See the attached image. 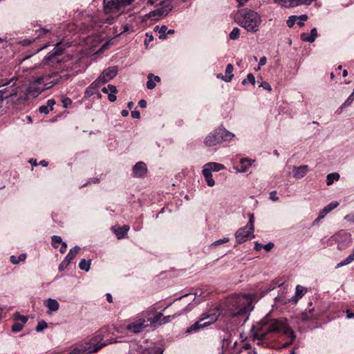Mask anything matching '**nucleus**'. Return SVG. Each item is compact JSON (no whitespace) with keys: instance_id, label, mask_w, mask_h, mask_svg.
I'll use <instances>...</instances> for the list:
<instances>
[{"instance_id":"nucleus-62","label":"nucleus","mask_w":354,"mask_h":354,"mask_svg":"<svg viewBox=\"0 0 354 354\" xmlns=\"http://www.w3.org/2000/svg\"><path fill=\"white\" fill-rule=\"evenodd\" d=\"M261 248H263V245L260 244V243H257V242H256L255 245H254V249L256 250H260Z\"/></svg>"},{"instance_id":"nucleus-16","label":"nucleus","mask_w":354,"mask_h":354,"mask_svg":"<svg viewBox=\"0 0 354 354\" xmlns=\"http://www.w3.org/2000/svg\"><path fill=\"white\" fill-rule=\"evenodd\" d=\"M254 162V160L250 158H242L238 162L234 163L233 168L236 172L244 173Z\"/></svg>"},{"instance_id":"nucleus-44","label":"nucleus","mask_w":354,"mask_h":354,"mask_svg":"<svg viewBox=\"0 0 354 354\" xmlns=\"http://www.w3.org/2000/svg\"><path fill=\"white\" fill-rule=\"evenodd\" d=\"M48 327V325L46 322L44 320H41L38 322L35 330L37 333L43 331L44 329H46Z\"/></svg>"},{"instance_id":"nucleus-19","label":"nucleus","mask_w":354,"mask_h":354,"mask_svg":"<svg viewBox=\"0 0 354 354\" xmlns=\"http://www.w3.org/2000/svg\"><path fill=\"white\" fill-rule=\"evenodd\" d=\"M133 176L136 178L144 177L147 172V167L145 162H138L133 167Z\"/></svg>"},{"instance_id":"nucleus-13","label":"nucleus","mask_w":354,"mask_h":354,"mask_svg":"<svg viewBox=\"0 0 354 354\" xmlns=\"http://www.w3.org/2000/svg\"><path fill=\"white\" fill-rule=\"evenodd\" d=\"M173 6L170 3H167L162 7L158 8L153 11L150 12L146 16L151 18L152 20L157 21L160 18L167 15L172 10Z\"/></svg>"},{"instance_id":"nucleus-22","label":"nucleus","mask_w":354,"mask_h":354,"mask_svg":"<svg viewBox=\"0 0 354 354\" xmlns=\"http://www.w3.org/2000/svg\"><path fill=\"white\" fill-rule=\"evenodd\" d=\"M233 70L234 66H232V64H229L227 65L225 68V75H223L221 73H218L217 74L216 77L223 80L225 82H230L232 80V77H234Z\"/></svg>"},{"instance_id":"nucleus-36","label":"nucleus","mask_w":354,"mask_h":354,"mask_svg":"<svg viewBox=\"0 0 354 354\" xmlns=\"http://www.w3.org/2000/svg\"><path fill=\"white\" fill-rule=\"evenodd\" d=\"M155 31H158L159 32V39H166V34L167 31V27L166 26H162L161 27H159L158 26H156L154 28Z\"/></svg>"},{"instance_id":"nucleus-4","label":"nucleus","mask_w":354,"mask_h":354,"mask_svg":"<svg viewBox=\"0 0 354 354\" xmlns=\"http://www.w3.org/2000/svg\"><path fill=\"white\" fill-rule=\"evenodd\" d=\"M234 135L224 128H218L211 132L205 139L207 146H214L223 141L232 140Z\"/></svg>"},{"instance_id":"nucleus-5","label":"nucleus","mask_w":354,"mask_h":354,"mask_svg":"<svg viewBox=\"0 0 354 354\" xmlns=\"http://www.w3.org/2000/svg\"><path fill=\"white\" fill-rule=\"evenodd\" d=\"M149 315V311L142 312L139 316L136 317L130 324H129L126 329L132 333L138 334L142 332L146 328L149 326L146 317Z\"/></svg>"},{"instance_id":"nucleus-6","label":"nucleus","mask_w":354,"mask_h":354,"mask_svg":"<svg viewBox=\"0 0 354 354\" xmlns=\"http://www.w3.org/2000/svg\"><path fill=\"white\" fill-rule=\"evenodd\" d=\"M133 0H104V10L106 14L121 13L122 10L131 4Z\"/></svg>"},{"instance_id":"nucleus-42","label":"nucleus","mask_w":354,"mask_h":354,"mask_svg":"<svg viewBox=\"0 0 354 354\" xmlns=\"http://www.w3.org/2000/svg\"><path fill=\"white\" fill-rule=\"evenodd\" d=\"M248 83H250L252 85L255 84V77H254V75L252 73H249L247 75V78L243 80V81H242V84L243 85H245Z\"/></svg>"},{"instance_id":"nucleus-40","label":"nucleus","mask_w":354,"mask_h":354,"mask_svg":"<svg viewBox=\"0 0 354 354\" xmlns=\"http://www.w3.org/2000/svg\"><path fill=\"white\" fill-rule=\"evenodd\" d=\"M240 29L239 28H234L229 35V37L232 40H236L239 37Z\"/></svg>"},{"instance_id":"nucleus-60","label":"nucleus","mask_w":354,"mask_h":354,"mask_svg":"<svg viewBox=\"0 0 354 354\" xmlns=\"http://www.w3.org/2000/svg\"><path fill=\"white\" fill-rule=\"evenodd\" d=\"M138 105L141 108H145L147 106V102L145 100H140L138 102Z\"/></svg>"},{"instance_id":"nucleus-31","label":"nucleus","mask_w":354,"mask_h":354,"mask_svg":"<svg viewBox=\"0 0 354 354\" xmlns=\"http://www.w3.org/2000/svg\"><path fill=\"white\" fill-rule=\"evenodd\" d=\"M45 304L50 311H57L59 308L58 301L55 299H48Z\"/></svg>"},{"instance_id":"nucleus-53","label":"nucleus","mask_w":354,"mask_h":354,"mask_svg":"<svg viewBox=\"0 0 354 354\" xmlns=\"http://www.w3.org/2000/svg\"><path fill=\"white\" fill-rule=\"evenodd\" d=\"M301 297H299L296 293L295 294V295H293L290 299H289L288 300V302H293L295 304H296L298 300L300 299Z\"/></svg>"},{"instance_id":"nucleus-45","label":"nucleus","mask_w":354,"mask_h":354,"mask_svg":"<svg viewBox=\"0 0 354 354\" xmlns=\"http://www.w3.org/2000/svg\"><path fill=\"white\" fill-rule=\"evenodd\" d=\"M297 21V16H295V15L290 16L286 21L287 26L289 28H291L295 24Z\"/></svg>"},{"instance_id":"nucleus-21","label":"nucleus","mask_w":354,"mask_h":354,"mask_svg":"<svg viewBox=\"0 0 354 354\" xmlns=\"http://www.w3.org/2000/svg\"><path fill=\"white\" fill-rule=\"evenodd\" d=\"M309 167L306 165L299 167L294 166L292 167L293 177L296 179H301L304 178L309 172Z\"/></svg>"},{"instance_id":"nucleus-28","label":"nucleus","mask_w":354,"mask_h":354,"mask_svg":"<svg viewBox=\"0 0 354 354\" xmlns=\"http://www.w3.org/2000/svg\"><path fill=\"white\" fill-rule=\"evenodd\" d=\"M80 250V247L76 245L70 250L69 252L67 254L64 261L70 264L73 259L77 254L79 250Z\"/></svg>"},{"instance_id":"nucleus-17","label":"nucleus","mask_w":354,"mask_h":354,"mask_svg":"<svg viewBox=\"0 0 354 354\" xmlns=\"http://www.w3.org/2000/svg\"><path fill=\"white\" fill-rule=\"evenodd\" d=\"M102 84H103L100 81H99V79L97 78L96 80L92 82L90 84V86L86 89L84 93V97H90L92 95L96 94L97 95V97L100 98L101 94L99 93L98 89Z\"/></svg>"},{"instance_id":"nucleus-58","label":"nucleus","mask_w":354,"mask_h":354,"mask_svg":"<svg viewBox=\"0 0 354 354\" xmlns=\"http://www.w3.org/2000/svg\"><path fill=\"white\" fill-rule=\"evenodd\" d=\"M66 248H67V244L66 242H63L62 244H61V248H59V252L61 253H64L66 250Z\"/></svg>"},{"instance_id":"nucleus-47","label":"nucleus","mask_w":354,"mask_h":354,"mask_svg":"<svg viewBox=\"0 0 354 354\" xmlns=\"http://www.w3.org/2000/svg\"><path fill=\"white\" fill-rule=\"evenodd\" d=\"M162 351H160L158 348L153 347L147 349L144 354H162Z\"/></svg>"},{"instance_id":"nucleus-10","label":"nucleus","mask_w":354,"mask_h":354,"mask_svg":"<svg viewBox=\"0 0 354 354\" xmlns=\"http://www.w3.org/2000/svg\"><path fill=\"white\" fill-rule=\"evenodd\" d=\"M64 48L62 43H57L55 47L48 53V54L44 58L43 64L44 65L48 64L53 66L55 63L61 62L59 58L62 55Z\"/></svg>"},{"instance_id":"nucleus-7","label":"nucleus","mask_w":354,"mask_h":354,"mask_svg":"<svg viewBox=\"0 0 354 354\" xmlns=\"http://www.w3.org/2000/svg\"><path fill=\"white\" fill-rule=\"evenodd\" d=\"M250 219L246 226L241 227L235 233V237L238 243H242L247 241V239L251 235L254 238V218L252 214H249Z\"/></svg>"},{"instance_id":"nucleus-52","label":"nucleus","mask_w":354,"mask_h":354,"mask_svg":"<svg viewBox=\"0 0 354 354\" xmlns=\"http://www.w3.org/2000/svg\"><path fill=\"white\" fill-rule=\"evenodd\" d=\"M69 264L66 263L65 261H62V262L59 266V270L63 271L64 270Z\"/></svg>"},{"instance_id":"nucleus-25","label":"nucleus","mask_w":354,"mask_h":354,"mask_svg":"<svg viewBox=\"0 0 354 354\" xmlns=\"http://www.w3.org/2000/svg\"><path fill=\"white\" fill-rule=\"evenodd\" d=\"M317 36V30L316 28H313L310 30V33L304 32L301 35V39L304 41H307L309 43H313L315 41L316 37Z\"/></svg>"},{"instance_id":"nucleus-39","label":"nucleus","mask_w":354,"mask_h":354,"mask_svg":"<svg viewBox=\"0 0 354 354\" xmlns=\"http://www.w3.org/2000/svg\"><path fill=\"white\" fill-rule=\"evenodd\" d=\"M52 240V245L55 248H57L59 247V245L62 244L64 241H62V239L61 236L54 235L51 237Z\"/></svg>"},{"instance_id":"nucleus-26","label":"nucleus","mask_w":354,"mask_h":354,"mask_svg":"<svg viewBox=\"0 0 354 354\" xmlns=\"http://www.w3.org/2000/svg\"><path fill=\"white\" fill-rule=\"evenodd\" d=\"M55 104V100L50 99L46 102L45 105L39 106V111L41 113L48 114L50 111L53 109V106Z\"/></svg>"},{"instance_id":"nucleus-11","label":"nucleus","mask_w":354,"mask_h":354,"mask_svg":"<svg viewBox=\"0 0 354 354\" xmlns=\"http://www.w3.org/2000/svg\"><path fill=\"white\" fill-rule=\"evenodd\" d=\"M98 338H99V337L97 336L95 337V339H93V342L91 343L92 345L93 346V348H91V346H89L88 348H86L85 346L75 347L68 354H80L86 350H90L91 353L97 352L100 349H101L102 347L105 346L106 345H107L109 344H112L114 342L112 340H111L109 342L106 341V342H97V340Z\"/></svg>"},{"instance_id":"nucleus-8","label":"nucleus","mask_w":354,"mask_h":354,"mask_svg":"<svg viewBox=\"0 0 354 354\" xmlns=\"http://www.w3.org/2000/svg\"><path fill=\"white\" fill-rule=\"evenodd\" d=\"M53 86V84H50V83L44 84L43 80H41V77H37L30 83L27 88V95L33 98L36 97L41 92Z\"/></svg>"},{"instance_id":"nucleus-33","label":"nucleus","mask_w":354,"mask_h":354,"mask_svg":"<svg viewBox=\"0 0 354 354\" xmlns=\"http://www.w3.org/2000/svg\"><path fill=\"white\" fill-rule=\"evenodd\" d=\"M340 178V176L338 173L334 172L330 173L326 176V185H331L335 181H337Z\"/></svg>"},{"instance_id":"nucleus-30","label":"nucleus","mask_w":354,"mask_h":354,"mask_svg":"<svg viewBox=\"0 0 354 354\" xmlns=\"http://www.w3.org/2000/svg\"><path fill=\"white\" fill-rule=\"evenodd\" d=\"M205 169L209 170V172L218 171L224 168L223 165L216 162H209L204 165Z\"/></svg>"},{"instance_id":"nucleus-61","label":"nucleus","mask_w":354,"mask_h":354,"mask_svg":"<svg viewBox=\"0 0 354 354\" xmlns=\"http://www.w3.org/2000/svg\"><path fill=\"white\" fill-rule=\"evenodd\" d=\"M346 317L351 319L354 317V313H351L349 310H346Z\"/></svg>"},{"instance_id":"nucleus-51","label":"nucleus","mask_w":354,"mask_h":354,"mask_svg":"<svg viewBox=\"0 0 354 354\" xmlns=\"http://www.w3.org/2000/svg\"><path fill=\"white\" fill-rule=\"evenodd\" d=\"M260 87H262L263 89L270 91L272 90L271 86L267 82L263 81L261 80V84H259Z\"/></svg>"},{"instance_id":"nucleus-27","label":"nucleus","mask_w":354,"mask_h":354,"mask_svg":"<svg viewBox=\"0 0 354 354\" xmlns=\"http://www.w3.org/2000/svg\"><path fill=\"white\" fill-rule=\"evenodd\" d=\"M154 81L156 82H160V77L159 76L154 75L152 73L148 74L147 82V87L148 89H153L156 87V83Z\"/></svg>"},{"instance_id":"nucleus-50","label":"nucleus","mask_w":354,"mask_h":354,"mask_svg":"<svg viewBox=\"0 0 354 354\" xmlns=\"http://www.w3.org/2000/svg\"><path fill=\"white\" fill-rule=\"evenodd\" d=\"M228 241H229V239L228 238H223V239H219V240H217V241L213 242L212 243V245H213V246H218V245H221L223 243H227Z\"/></svg>"},{"instance_id":"nucleus-29","label":"nucleus","mask_w":354,"mask_h":354,"mask_svg":"<svg viewBox=\"0 0 354 354\" xmlns=\"http://www.w3.org/2000/svg\"><path fill=\"white\" fill-rule=\"evenodd\" d=\"M118 239H120L125 236L128 231L129 230V227L128 225H123L122 227H118L117 228H113Z\"/></svg>"},{"instance_id":"nucleus-15","label":"nucleus","mask_w":354,"mask_h":354,"mask_svg":"<svg viewBox=\"0 0 354 354\" xmlns=\"http://www.w3.org/2000/svg\"><path fill=\"white\" fill-rule=\"evenodd\" d=\"M187 302H185V304L180 305V308H181V309L179 312L174 313L172 315H167V316L162 315L160 324L162 325V324L169 323L173 319H175L177 317L180 316L181 315L184 314L185 313L189 311L193 308V306L190 303H189V304H187Z\"/></svg>"},{"instance_id":"nucleus-54","label":"nucleus","mask_w":354,"mask_h":354,"mask_svg":"<svg viewBox=\"0 0 354 354\" xmlns=\"http://www.w3.org/2000/svg\"><path fill=\"white\" fill-rule=\"evenodd\" d=\"M131 114L133 118L139 119L140 118V113L137 110L132 111Z\"/></svg>"},{"instance_id":"nucleus-18","label":"nucleus","mask_w":354,"mask_h":354,"mask_svg":"<svg viewBox=\"0 0 354 354\" xmlns=\"http://www.w3.org/2000/svg\"><path fill=\"white\" fill-rule=\"evenodd\" d=\"M41 80L44 84L50 83L54 86L60 82L62 76L58 72H52L41 76Z\"/></svg>"},{"instance_id":"nucleus-63","label":"nucleus","mask_w":354,"mask_h":354,"mask_svg":"<svg viewBox=\"0 0 354 354\" xmlns=\"http://www.w3.org/2000/svg\"><path fill=\"white\" fill-rule=\"evenodd\" d=\"M300 19L303 21H306L308 19V16L306 15H301L299 17H297V20Z\"/></svg>"},{"instance_id":"nucleus-34","label":"nucleus","mask_w":354,"mask_h":354,"mask_svg":"<svg viewBox=\"0 0 354 354\" xmlns=\"http://www.w3.org/2000/svg\"><path fill=\"white\" fill-rule=\"evenodd\" d=\"M354 261V249L352 252L343 261L337 263L336 268H340L342 266L348 265Z\"/></svg>"},{"instance_id":"nucleus-41","label":"nucleus","mask_w":354,"mask_h":354,"mask_svg":"<svg viewBox=\"0 0 354 354\" xmlns=\"http://www.w3.org/2000/svg\"><path fill=\"white\" fill-rule=\"evenodd\" d=\"M312 311L313 309H310L308 312H303L301 314L300 319L304 322L311 320L313 317Z\"/></svg>"},{"instance_id":"nucleus-38","label":"nucleus","mask_w":354,"mask_h":354,"mask_svg":"<svg viewBox=\"0 0 354 354\" xmlns=\"http://www.w3.org/2000/svg\"><path fill=\"white\" fill-rule=\"evenodd\" d=\"M26 258V254L24 253L21 254L19 257L12 255L10 257V261L12 264L16 265L20 262L24 261Z\"/></svg>"},{"instance_id":"nucleus-64","label":"nucleus","mask_w":354,"mask_h":354,"mask_svg":"<svg viewBox=\"0 0 354 354\" xmlns=\"http://www.w3.org/2000/svg\"><path fill=\"white\" fill-rule=\"evenodd\" d=\"M32 166H37L39 165V163L37 162L36 159L31 158L28 161Z\"/></svg>"},{"instance_id":"nucleus-12","label":"nucleus","mask_w":354,"mask_h":354,"mask_svg":"<svg viewBox=\"0 0 354 354\" xmlns=\"http://www.w3.org/2000/svg\"><path fill=\"white\" fill-rule=\"evenodd\" d=\"M16 81L11 80L10 82L2 84V86H6L0 89V101L7 99L9 97L15 96L18 93V88L15 86Z\"/></svg>"},{"instance_id":"nucleus-48","label":"nucleus","mask_w":354,"mask_h":354,"mask_svg":"<svg viewBox=\"0 0 354 354\" xmlns=\"http://www.w3.org/2000/svg\"><path fill=\"white\" fill-rule=\"evenodd\" d=\"M50 30L49 29L41 28L39 30H36L35 32L37 34V37H40L44 35H46V33L50 32Z\"/></svg>"},{"instance_id":"nucleus-24","label":"nucleus","mask_w":354,"mask_h":354,"mask_svg":"<svg viewBox=\"0 0 354 354\" xmlns=\"http://www.w3.org/2000/svg\"><path fill=\"white\" fill-rule=\"evenodd\" d=\"M102 91L108 94V99L110 102H113L116 100L117 97L115 94L118 92V90L115 86L109 84L107 87H104Z\"/></svg>"},{"instance_id":"nucleus-32","label":"nucleus","mask_w":354,"mask_h":354,"mask_svg":"<svg viewBox=\"0 0 354 354\" xmlns=\"http://www.w3.org/2000/svg\"><path fill=\"white\" fill-rule=\"evenodd\" d=\"M202 171L207 185L213 187L215 185V181L212 178V173L209 172V170H207V169H205L204 167Z\"/></svg>"},{"instance_id":"nucleus-1","label":"nucleus","mask_w":354,"mask_h":354,"mask_svg":"<svg viewBox=\"0 0 354 354\" xmlns=\"http://www.w3.org/2000/svg\"><path fill=\"white\" fill-rule=\"evenodd\" d=\"M252 336L254 340H258L257 344H262V341L268 338L272 333L287 335L290 341L283 344L282 348H286L295 341L296 335L290 328L286 319H271L268 316L263 317L260 322L252 328Z\"/></svg>"},{"instance_id":"nucleus-57","label":"nucleus","mask_w":354,"mask_h":354,"mask_svg":"<svg viewBox=\"0 0 354 354\" xmlns=\"http://www.w3.org/2000/svg\"><path fill=\"white\" fill-rule=\"evenodd\" d=\"M277 194V192L276 191H272L270 192V199L274 201H277L279 200V198L276 196Z\"/></svg>"},{"instance_id":"nucleus-3","label":"nucleus","mask_w":354,"mask_h":354,"mask_svg":"<svg viewBox=\"0 0 354 354\" xmlns=\"http://www.w3.org/2000/svg\"><path fill=\"white\" fill-rule=\"evenodd\" d=\"M230 302L236 307L235 311L231 313L233 317L245 315L252 310V298L249 295L234 297L231 299Z\"/></svg>"},{"instance_id":"nucleus-43","label":"nucleus","mask_w":354,"mask_h":354,"mask_svg":"<svg viewBox=\"0 0 354 354\" xmlns=\"http://www.w3.org/2000/svg\"><path fill=\"white\" fill-rule=\"evenodd\" d=\"M354 100V93H351L348 97L345 100V102L341 105L339 107L340 109L346 108L350 106Z\"/></svg>"},{"instance_id":"nucleus-20","label":"nucleus","mask_w":354,"mask_h":354,"mask_svg":"<svg viewBox=\"0 0 354 354\" xmlns=\"http://www.w3.org/2000/svg\"><path fill=\"white\" fill-rule=\"evenodd\" d=\"M15 319L17 322L12 325V331L14 333H18L23 329L24 324L28 321V318L26 316L17 314Z\"/></svg>"},{"instance_id":"nucleus-14","label":"nucleus","mask_w":354,"mask_h":354,"mask_svg":"<svg viewBox=\"0 0 354 354\" xmlns=\"http://www.w3.org/2000/svg\"><path fill=\"white\" fill-rule=\"evenodd\" d=\"M118 73V67L117 66H110L103 71L98 77L99 81L104 84L113 79Z\"/></svg>"},{"instance_id":"nucleus-35","label":"nucleus","mask_w":354,"mask_h":354,"mask_svg":"<svg viewBox=\"0 0 354 354\" xmlns=\"http://www.w3.org/2000/svg\"><path fill=\"white\" fill-rule=\"evenodd\" d=\"M162 317V313H158L153 318L151 319H147V323L150 322V324L152 325H159L161 326L160 322Z\"/></svg>"},{"instance_id":"nucleus-37","label":"nucleus","mask_w":354,"mask_h":354,"mask_svg":"<svg viewBox=\"0 0 354 354\" xmlns=\"http://www.w3.org/2000/svg\"><path fill=\"white\" fill-rule=\"evenodd\" d=\"M91 264V259L86 260L85 259H82L79 263V268L82 270L88 272L90 270Z\"/></svg>"},{"instance_id":"nucleus-59","label":"nucleus","mask_w":354,"mask_h":354,"mask_svg":"<svg viewBox=\"0 0 354 354\" xmlns=\"http://www.w3.org/2000/svg\"><path fill=\"white\" fill-rule=\"evenodd\" d=\"M267 59L266 57H261L259 59V66H264L266 64Z\"/></svg>"},{"instance_id":"nucleus-55","label":"nucleus","mask_w":354,"mask_h":354,"mask_svg":"<svg viewBox=\"0 0 354 354\" xmlns=\"http://www.w3.org/2000/svg\"><path fill=\"white\" fill-rule=\"evenodd\" d=\"M273 247H274V243L272 242H270L266 245H263V248L266 251H270L271 249H272Z\"/></svg>"},{"instance_id":"nucleus-23","label":"nucleus","mask_w":354,"mask_h":354,"mask_svg":"<svg viewBox=\"0 0 354 354\" xmlns=\"http://www.w3.org/2000/svg\"><path fill=\"white\" fill-rule=\"evenodd\" d=\"M339 205V203L337 201H333L330 203L328 205H327L326 207H324L319 214V216L317 218V221H319V220L324 218V216L330 212L333 209L336 208Z\"/></svg>"},{"instance_id":"nucleus-46","label":"nucleus","mask_w":354,"mask_h":354,"mask_svg":"<svg viewBox=\"0 0 354 354\" xmlns=\"http://www.w3.org/2000/svg\"><path fill=\"white\" fill-rule=\"evenodd\" d=\"M306 292V289L303 287V286H301L299 285H297V287H296V291H295V293L299 297H302L304 296V295Z\"/></svg>"},{"instance_id":"nucleus-2","label":"nucleus","mask_w":354,"mask_h":354,"mask_svg":"<svg viewBox=\"0 0 354 354\" xmlns=\"http://www.w3.org/2000/svg\"><path fill=\"white\" fill-rule=\"evenodd\" d=\"M236 21L242 28L252 33L259 30L262 22L261 17L258 12L248 8L243 9L238 12Z\"/></svg>"},{"instance_id":"nucleus-49","label":"nucleus","mask_w":354,"mask_h":354,"mask_svg":"<svg viewBox=\"0 0 354 354\" xmlns=\"http://www.w3.org/2000/svg\"><path fill=\"white\" fill-rule=\"evenodd\" d=\"M64 108H68L72 104V100L66 97H63L62 99Z\"/></svg>"},{"instance_id":"nucleus-56","label":"nucleus","mask_w":354,"mask_h":354,"mask_svg":"<svg viewBox=\"0 0 354 354\" xmlns=\"http://www.w3.org/2000/svg\"><path fill=\"white\" fill-rule=\"evenodd\" d=\"M344 219L348 221L354 223V213H352V214H350L344 217Z\"/></svg>"},{"instance_id":"nucleus-9","label":"nucleus","mask_w":354,"mask_h":354,"mask_svg":"<svg viewBox=\"0 0 354 354\" xmlns=\"http://www.w3.org/2000/svg\"><path fill=\"white\" fill-rule=\"evenodd\" d=\"M217 319V316L215 314H203V317L194 324L190 326L187 330V333H192L198 331L200 329L204 328L212 324Z\"/></svg>"}]
</instances>
